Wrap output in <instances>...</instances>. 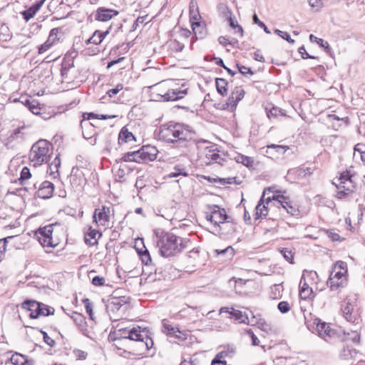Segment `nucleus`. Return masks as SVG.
Segmentation results:
<instances>
[{
	"label": "nucleus",
	"instance_id": "obj_49",
	"mask_svg": "<svg viewBox=\"0 0 365 365\" xmlns=\"http://www.w3.org/2000/svg\"><path fill=\"white\" fill-rule=\"evenodd\" d=\"M267 115L269 118L272 117L276 118L279 115H282L281 109L277 107L272 106L270 109L266 108Z\"/></svg>",
	"mask_w": 365,
	"mask_h": 365
},
{
	"label": "nucleus",
	"instance_id": "obj_50",
	"mask_svg": "<svg viewBox=\"0 0 365 365\" xmlns=\"http://www.w3.org/2000/svg\"><path fill=\"white\" fill-rule=\"evenodd\" d=\"M274 33L276 34H277L278 36H279L281 38H282L283 39L286 40L287 42L290 43H294V40H293L289 34L286 32V31H282L279 29H275L274 30Z\"/></svg>",
	"mask_w": 365,
	"mask_h": 365
},
{
	"label": "nucleus",
	"instance_id": "obj_26",
	"mask_svg": "<svg viewBox=\"0 0 365 365\" xmlns=\"http://www.w3.org/2000/svg\"><path fill=\"white\" fill-rule=\"evenodd\" d=\"M312 289L306 282V275L303 274L299 284V296L303 299H307L312 294Z\"/></svg>",
	"mask_w": 365,
	"mask_h": 365
},
{
	"label": "nucleus",
	"instance_id": "obj_61",
	"mask_svg": "<svg viewBox=\"0 0 365 365\" xmlns=\"http://www.w3.org/2000/svg\"><path fill=\"white\" fill-rule=\"evenodd\" d=\"M41 333L43 334L44 342L50 346H53L56 344L55 341L51 339L46 331L41 330Z\"/></svg>",
	"mask_w": 365,
	"mask_h": 365
},
{
	"label": "nucleus",
	"instance_id": "obj_12",
	"mask_svg": "<svg viewBox=\"0 0 365 365\" xmlns=\"http://www.w3.org/2000/svg\"><path fill=\"white\" fill-rule=\"evenodd\" d=\"M110 209L108 207L103 206L101 208H97L94 211L93 221L98 225L106 226L110 220Z\"/></svg>",
	"mask_w": 365,
	"mask_h": 365
},
{
	"label": "nucleus",
	"instance_id": "obj_13",
	"mask_svg": "<svg viewBox=\"0 0 365 365\" xmlns=\"http://www.w3.org/2000/svg\"><path fill=\"white\" fill-rule=\"evenodd\" d=\"M341 310L343 315L347 322L351 323H358L359 317L356 311L355 310V304L350 301L346 299L345 304L342 306Z\"/></svg>",
	"mask_w": 365,
	"mask_h": 365
},
{
	"label": "nucleus",
	"instance_id": "obj_42",
	"mask_svg": "<svg viewBox=\"0 0 365 365\" xmlns=\"http://www.w3.org/2000/svg\"><path fill=\"white\" fill-rule=\"evenodd\" d=\"M215 252L217 255H226L227 259H231L235 255V250L231 246H228L223 250H216Z\"/></svg>",
	"mask_w": 365,
	"mask_h": 365
},
{
	"label": "nucleus",
	"instance_id": "obj_23",
	"mask_svg": "<svg viewBox=\"0 0 365 365\" xmlns=\"http://www.w3.org/2000/svg\"><path fill=\"white\" fill-rule=\"evenodd\" d=\"M347 284L346 277H336L329 278L327 280V285L331 291L339 292L341 288H344Z\"/></svg>",
	"mask_w": 365,
	"mask_h": 365
},
{
	"label": "nucleus",
	"instance_id": "obj_38",
	"mask_svg": "<svg viewBox=\"0 0 365 365\" xmlns=\"http://www.w3.org/2000/svg\"><path fill=\"white\" fill-rule=\"evenodd\" d=\"M24 104L28 107L29 110L32 112L34 114H38L40 108L38 106V103L36 101H30L29 99H26Z\"/></svg>",
	"mask_w": 365,
	"mask_h": 365
},
{
	"label": "nucleus",
	"instance_id": "obj_29",
	"mask_svg": "<svg viewBox=\"0 0 365 365\" xmlns=\"http://www.w3.org/2000/svg\"><path fill=\"white\" fill-rule=\"evenodd\" d=\"M101 236V233L97 230L89 227L88 232L85 235V242L89 245H94L97 243L98 238Z\"/></svg>",
	"mask_w": 365,
	"mask_h": 365
},
{
	"label": "nucleus",
	"instance_id": "obj_5",
	"mask_svg": "<svg viewBox=\"0 0 365 365\" xmlns=\"http://www.w3.org/2000/svg\"><path fill=\"white\" fill-rule=\"evenodd\" d=\"M267 190L274 193L272 197H268L267 198V204H268L272 200H276L279 203L283 209L287 211V213L292 216H297L299 215V210L298 207L296 204L292 202L288 197L284 195L285 191L282 192L280 190H274V187H268L264 190V194Z\"/></svg>",
	"mask_w": 365,
	"mask_h": 365
},
{
	"label": "nucleus",
	"instance_id": "obj_21",
	"mask_svg": "<svg viewBox=\"0 0 365 365\" xmlns=\"http://www.w3.org/2000/svg\"><path fill=\"white\" fill-rule=\"evenodd\" d=\"M163 332L166 334L168 336H173L178 339H185V334H183L178 327H173L168 324L165 320L163 321Z\"/></svg>",
	"mask_w": 365,
	"mask_h": 365
},
{
	"label": "nucleus",
	"instance_id": "obj_39",
	"mask_svg": "<svg viewBox=\"0 0 365 365\" xmlns=\"http://www.w3.org/2000/svg\"><path fill=\"white\" fill-rule=\"evenodd\" d=\"M236 161L237 163H242L247 168H251L253 166L254 160L251 157H248L243 155H240L236 158Z\"/></svg>",
	"mask_w": 365,
	"mask_h": 365
},
{
	"label": "nucleus",
	"instance_id": "obj_1",
	"mask_svg": "<svg viewBox=\"0 0 365 365\" xmlns=\"http://www.w3.org/2000/svg\"><path fill=\"white\" fill-rule=\"evenodd\" d=\"M155 138L166 143L177 144L178 147H188L196 144L195 133L188 125L170 122L161 125L155 131Z\"/></svg>",
	"mask_w": 365,
	"mask_h": 365
},
{
	"label": "nucleus",
	"instance_id": "obj_59",
	"mask_svg": "<svg viewBox=\"0 0 365 365\" xmlns=\"http://www.w3.org/2000/svg\"><path fill=\"white\" fill-rule=\"evenodd\" d=\"M260 314H252V317L249 319L247 321V324H250L252 326H256L258 322H259V319H262Z\"/></svg>",
	"mask_w": 365,
	"mask_h": 365
},
{
	"label": "nucleus",
	"instance_id": "obj_44",
	"mask_svg": "<svg viewBox=\"0 0 365 365\" xmlns=\"http://www.w3.org/2000/svg\"><path fill=\"white\" fill-rule=\"evenodd\" d=\"M11 36L9 28L5 25H1L0 27V41H7L11 39Z\"/></svg>",
	"mask_w": 365,
	"mask_h": 365
},
{
	"label": "nucleus",
	"instance_id": "obj_53",
	"mask_svg": "<svg viewBox=\"0 0 365 365\" xmlns=\"http://www.w3.org/2000/svg\"><path fill=\"white\" fill-rule=\"evenodd\" d=\"M256 326L261 330L265 331L266 333H268L271 331L270 325L268 323H267V322L264 319H259V322Z\"/></svg>",
	"mask_w": 365,
	"mask_h": 365
},
{
	"label": "nucleus",
	"instance_id": "obj_2",
	"mask_svg": "<svg viewBox=\"0 0 365 365\" xmlns=\"http://www.w3.org/2000/svg\"><path fill=\"white\" fill-rule=\"evenodd\" d=\"M190 241L170 232L162 233L157 241L162 256L168 257L180 253Z\"/></svg>",
	"mask_w": 365,
	"mask_h": 365
},
{
	"label": "nucleus",
	"instance_id": "obj_64",
	"mask_svg": "<svg viewBox=\"0 0 365 365\" xmlns=\"http://www.w3.org/2000/svg\"><path fill=\"white\" fill-rule=\"evenodd\" d=\"M105 278L100 276H96L92 279V284L94 286H102L105 284Z\"/></svg>",
	"mask_w": 365,
	"mask_h": 365
},
{
	"label": "nucleus",
	"instance_id": "obj_27",
	"mask_svg": "<svg viewBox=\"0 0 365 365\" xmlns=\"http://www.w3.org/2000/svg\"><path fill=\"white\" fill-rule=\"evenodd\" d=\"M45 0H40L37 2H36L34 5H32L31 7H29L28 9L22 12V15L24 16V19L26 21H29L31 18L34 16L36 13L40 9V8L43 4Z\"/></svg>",
	"mask_w": 365,
	"mask_h": 365
},
{
	"label": "nucleus",
	"instance_id": "obj_6",
	"mask_svg": "<svg viewBox=\"0 0 365 365\" xmlns=\"http://www.w3.org/2000/svg\"><path fill=\"white\" fill-rule=\"evenodd\" d=\"M337 180L339 183L336 184L338 190L336 197L338 199H346L355 191L356 185L351 179L350 172H343Z\"/></svg>",
	"mask_w": 365,
	"mask_h": 365
},
{
	"label": "nucleus",
	"instance_id": "obj_9",
	"mask_svg": "<svg viewBox=\"0 0 365 365\" xmlns=\"http://www.w3.org/2000/svg\"><path fill=\"white\" fill-rule=\"evenodd\" d=\"M206 219L213 223L215 230L216 226H220L226 220L231 219V217L226 214L224 208H220L218 206L215 205L210 213L207 215Z\"/></svg>",
	"mask_w": 365,
	"mask_h": 365
},
{
	"label": "nucleus",
	"instance_id": "obj_43",
	"mask_svg": "<svg viewBox=\"0 0 365 365\" xmlns=\"http://www.w3.org/2000/svg\"><path fill=\"white\" fill-rule=\"evenodd\" d=\"M143 247L145 248L144 245ZM136 250L140 257L143 263L148 265L150 262H151V257L147 249H145V250H142L138 248H136Z\"/></svg>",
	"mask_w": 365,
	"mask_h": 365
},
{
	"label": "nucleus",
	"instance_id": "obj_54",
	"mask_svg": "<svg viewBox=\"0 0 365 365\" xmlns=\"http://www.w3.org/2000/svg\"><path fill=\"white\" fill-rule=\"evenodd\" d=\"M277 308L282 314H285L290 310L291 307L287 302L282 301L278 304Z\"/></svg>",
	"mask_w": 365,
	"mask_h": 365
},
{
	"label": "nucleus",
	"instance_id": "obj_36",
	"mask_svg": "<svg viewBox=\"0 0 365 365\" xmlns=\"http://www.w3.org/2000/svg\"><path fill=\"white\" fill-rule=\"evenodd\" d=\"M108 34H109L108 31L103 32L99 30H96L93 34V35L91 36V40L93 41V44L99 45Z\"/></svg>",
	"mask_w": 365,
	"mask_h": 365
},
{
	"label": "nucleus",
	"instance_id": "obj_11",
	"mask_svg": "<svg viewBox=\"0 0 365 365\" xmlns=\"http://www.w3.org/2000/svg\"><path fill=\"white\" fill-rule=\"evenodd\" d=\"M236 231L235 224L231 219L226 220L220 226H216L215 232L223 239H226L231 236Z\"/></svg>",
	"mask_w": 365,
	"mask_h": 365
},
{
	"label": "nucleus",
	"instance_id": "obj_14",
	"mask_svg": "<svg viewBox=\"0 0 365 365\" xmlns=\"http://www.w3.org/2000/svg\"><path fill=\"white\" fill-rule=\"evenodd\" d=\"M62 31L61 28H53L51 30L46 42L38 46V53L42 54L51 48L58 41V35Z\"/></svg>",
	"mask_w": 365,
	"mask_h": 365
},
{
	"label": "nucleus",
	"instance_id": "obj_3",
	"mask_svg": "<svg viewBox=\"0 0 365 365\" xmlns=\"http://www.w3.org/2000/svg\"><path fill=\"white\" fill-rule=\"evenodd\" d=\"M114 340L119 345H124L128 340L139 341L143 349L149 350L153 345V341L144 331H141L139 327L132 329H119L115 332Z\"/></svg>",
	"mask_w": 365,
	"mask_h": 365
},
{
	"label": "nucleus",
	"instance_id": "obj_63",
	"mask_svg": "<svg viewBox=\"0 0 365 365\" xmlns=\"http://www.w3.org/2000/svg\"><path fill=\"white\" fill-rule=\"evenodd\" d=\"M123 86L122 84H118L117 86L114 88H111L107 91V94L109 97H113L116 94H118L122 89Z\"/></svg>",
	"mask_w": 365,
	"mask_h": 365
},
{
	"label": "nucleus",
	"instance_id": "obj_33",
	"mask_svg": "<svg viewBox=\"0 0 365 365\" xmlns=\"http://www.w3.org/2000/svg\"><path fill=\"white\" fill-rule=\"evenodd\" d=\"M255 220L267 216L268 213L267 207L264 204V200L262 197L255 207Z\"/></svg>",
	"mask_w": 365,
	"mask_h": 365
},
{
	"label": "nucleus",
	"instance_id": "obj_20",
	"mask_svg": "<svg viewBox=\"0 0 365 365\" xmlns=\"http://www.w3.org/2000/svg\"><path fill=\"white\" fill-rule=\"evenodd\" d=\"M346 263L343 261H338L334 264L329 278L346 277Z\"/></svg>",
	"mask_w": 365,
	"mask_h": 365
},
{
	"label": "nucleus",
	"instance_id": "obj_24",
	"mask_svg": "<svg viewBox=\"0 0 365 365\" xmlns=\"http://www.w3.org/2000/svg\"><path fill=\"white\" fill-rule=\"evenodd\" d=\"M141 153L143 154V162H148L154 160L158 151L155 147L146 145L141 148Z\"/></svg>",
	"mask_w": 365,
	"mask_h": 365
},
{
	"label": "nucleus",
	"instance_id": "obj_4",
	"mask_svg": "<svg viewBox=\"0 0 365 365\" xmlns=\"http://www.w3.org/2000/svg\"><path fill=\"white\" fill-rule=\"evenodd\" d=\"M51 144L46 140H39L31 147L29 152V160L36 167L48 162L50 158Z\"/></svg>",
	"mask_w": 365,
	"mask_h": 365
},
{
	"label": "nucleus",
	"instance_id": "obj_8",
	"mask_svg": "<svg viewBox=\"0 0 365 365\" xmlns=\"http://www.w3.org/2000/svg\"><path fill=\"white\" fill-rule=\"evenodd\" d=\"M202 154V160L207 165L213 163L223 165L225 161L224 153H220L215 145L207 147Z\"/></svg>",
	"mask_w": 365,
	"mask_h": 365
},
{
	"label": "nucleus",
	"instance_id": "obj_16",
	"mask_svg": "<svg viewBox=\"0 0 365 365\" xmlns=\"http://www.w3.org/2000/svg\"><path fill=\"white\" fill-rule=\"evenodd\" d=\"M220 313H228L230 314V318H233L235 320L238 322L239 323L247 324V321L248 320V315L246 313H243L240 310L235 309L228 307H222L220 310Z\"/></svg>",
	"mask_w": 365,
	"mask_h": 365
},
{
	"label": "nucleus",
	"instance_id": "obj_25",
	"mask_svg": "<svg viewBox=\"0 0 365 365\" xmlns=\"http://www.w3.org/2000/svg\"><path fill=\"white\" fill-rule=\"evenodd\" d=\"M31 178V173L30 172L29 168L27 167H24L21 171L19 180H21V185H26L25 190L28 192H32L35 190L37 187L36 182L34 183L32 186L27 185L26 180L30 179Z\"/></svg>",
	"mask_w": 365,
	"mask_h": 365
},
{
	"label": "nucleus",
	"instance_id": "obj_7",
	"mask_svg": "<svg viewBox=\"0 0 365 365\" xmlns=\"http://www.w3.org/2000/svg\"><path fill=\"white\" fill-rule=\"evenodd\" d=\"M53 232V225H48L43 227H40L36 232L35 235L43 247H55L58 245V242L53 240L52 237Z\"/></svg>",
	"mask_w": 365,
	"mask_h": 365
},
{
	"label": "nucleus",
	"instance_id": "obj_62",
	"mask_svg": "<svg viewBox=\"0 0 365 365\" xmlns=\"http://www.w3.org/2000/svg\"><path fill=\"white\" fill-rule=\"evenodd\" d=\"M83 303L85 305L86 312L90 316V318L93 319V305H92V304L91 303V302L88 299H84Z\"/></svg>",
	"mask_w": 365,
	"mask_h": 365
},
{
	"label": "nucleus",
	"instance_id": "obj_41",
	"mask_svg": "<svg viewBox=\"0 0 365 365\" xmlns=\"http://www.w3.org/2000/svg\"><path fill=\"white\" fill-rule=\"evenodd\" d=\"M226 351H221L217 354L215 358L212 359L211 364L212 365H227L226 361L223 360V359L227 356Z\"/></svg>",
	"mask_w": 365,
	"mask_h": 365
},
{
	"label": "nucleus",
	"instance_id": "obj_31",
	"mask_svg": "<svg viewBox=\"0 0 365 365\" xmlns=\"http://www.w3.org/2000/svg\"><path fill=\"white\" fill-rule=\"evenodd\" d=\"M25 128L24 126H21L15 129L8 137V141L13 143L14 141L21 142L24 139L25 135L22 130Z\"/></svg>",
	"mask_w": 365,
	"mask_h": 365
},
{
	"label": "nucleus",
	"instance_id": "obj_35",
	"mask_svg": "<svg viewBox=\"0 0 365 365\" xmlns=\"http://www.w3.org/2000/svg\"><path fill=\"white\" fill-rule=\"evenodd\" d=\"M216 88L219 93L222 96H226L227 93V82L224 78H217L215 80Z\"/></svg>",
	"mask_w": 365,
	"mask_h": 365
},
{
	"label": "nucleus",
	"instance_id": "obj_10",
	"mask_svg": "<svg viewBox=\"0 0 365 365\" xmlns=\"http://www.w3.org/2000/svg\"><path fill=\"white\" fill-rule=\"evenodd\" d=\"M21 307L30 312L29 317L31 319H37L43 313L41 307H44V304L35 300L27 299L22 303Z\"/></svg>",
	"mask_w": 365,
	"mask_h": 365
},
{
	"label": "nucleus",
	"instance_id": "obj_15",
	"mask_svg": "<svg viewBox=\"0 0 365 365\" xmlns=\"http://www.w3.org/2000/svg\"><path fill=\"white\" fill-rule=\"evenodd\" d=\"M187 94V90L180 88L169 89L165 94L160 95L163 101H174L181 99Z\"/></svg>",
	"mask_w": 365,
	"mask_h": 365
},
{
	"label": "nucleus",
	"instance_id": "obj_58",
	"mask_svg": "<svg viewBox=\"0 0 365 365\" xmlns=\"http://www.w3.org/2000/svg\"><path fill=\"white\" fill-rule=\"evenodd\" d=\"M132 160L133 162L140 163L143 161V154L141 153V148L138 150L131 152Z\"/></svg>",
	"mask_w": 365,
	"mask_h": 365
},
{
	"label": "nucleus",
	"instance_id": "obj_30",
	"mask_svg": "<svg viewBox=\"0 0 365 365\" xmlns=\"http://www.w3.org/2000/svg\"><path fill=\"white\" fill-rule=\"evenodd\" d=\"M357 351L351 346H344L339 353V357L343 360H349L357 355Z\"/></svg>",
	"mask_w": 365,
	"mask_h": 365
},
{
	"label": "nucleus",
	"instance_id": "obj_45",
	"mask_svg": "<svg viewBox=\"0 0 365 365\" xmlns=\"http://www.w3.org/2000/svg\"><path fill=\"white\" fill-rule=\"evenodd\" d=\"M71 318L74 323L79 327H83V325L86 324L85 317L78 312H73Z\"/></svg>",
	"mask_w": 365,
	"mask_h": 365
},
{
	"label": "nucleus",
	"instance_id": "obj_37",
	"mask_svg": "<svg viewBox=\"0 0 365 365\" xmlns=\"http://www.w3.org/2000/svg\"><path fill=\"white\" fill-rule=\"evenodd\" d=\"M230 26L235 30V34H240V36H243L244 31L242 27L232 18V16L227 19Z\"/></svg>",
	"mask_w": 365,
	"mask_h": 365
},
{
	"label": "nucleus",
	"instance_id": "obj_17",
	"mask_svg": "<svg viewBox=\"0 0 365 365\" xmlns=\"http://www.w3.org/2000/svg\"><path fill=\"white\" fill-rule=\"evenodd\" d=\"M54 190V185L49 181L41 183L37 190V195L42 199H48L52 197Z\"/></svg>",
	"mask_w": 365,
	"mask_h": 365
},
{
	"label": "nucleus",
	"instance_id": "obj_19",
	"mask_svg": "<svg viewBox=\"0 0 365 365\" xmlns=\"http://www.w3.org/2000/svg\"><path fill=\"white\" fill-rule=\"evenodd\" d=\"M118 14V11L115 10L100 7L96 12L95 19L100 21H107L111 19L113 16H117Z\"/></svg>",
	"mask_w": 365,
	"mask_h": 365
},
{
	"label": "nucleus",
	"instance_id": "obj_48",
	"mask_svg": "<svg viewBox=\"0 0 365 365\" xmlns=\"http://www.w3.org/2000/svg\"><path fill=\"white\" fill-rule=\"evenodd\" d=\"M86 115H88V118H87L88 120L93 119V118L107 120V119L114 118L117 117V115H98V114H95L93 113L84 114L83 116L85 117Z\"/></svg>",
	"mask_w": 365,
	"mask_h": 365
},
{
	"label": "nucleus",
	"instance_id": "obj_60",
	"mask_svg": "<svg viewBox=\"0 0 365 365\" xmlns=\"http://www.w3.org/2000/svg\"><path fill=\"white\" fill-rule=\"evenodd\" d=\"M237 67L238 68L239 72L244 76L246 74L252 75L254 73L253 71L251 70V68L249 67H246L245 66H242V65H240L238 63L237 64Z\"/></svg>",
	"mask_w": 365,
	"mask_h": 365
},
{
	"label": "nucleus",
	"instance_id": "obj_52",
	"mask_svg": "<svg viewBox=\"0 0 365 365\" xmlns=\"http://www.w3.org/2000/svg\"><path fill=\"white\" fill-rule=\"evenodd\" d=\"M200 255V250L198 248H194L188 253V257L190 259H193L191 261V263H197L198 262V258Z\"/></svg>",
	"mask_w": 365,
	"mask_h": 365
},
{
	"label": "nucleus",
	"instance_id": "obj_47",
	"mask_svg": "<svg viewBox=\"0 0 365 365\" xmlns=\"http://www.w3.org/2000/svg\"><path fill=\"white\" fill-rule=\"evenodd\" d=\"M309 40L312 42H316L317 44H319L321 47H323L325 48L326 51H328L329 50V43L327 41H324L322 38H317L313 34H311L309 36Z\"/></svg>",
	"mask_w": 365,
	"mask_h": 365
},
{
	"label": "nucleus",
	"instance_id": "obj_46",
	"mask_svg": "<svg viewBox=\"0 0 365 365\" xmlns=\"http://www.w3.org/2000/svg\"><path fill=\"white\" fill-rule=\"evenodd\" d=\"M267 153L269 152V150L274 149L275 151L279 154H284L287 150L289 149V146L287 145H275V144H270L267 145Z\"/></svg>",
	"mask_w": 365,
	"mask_h": 365
},
{
	"label": "nucleus",
	"instance_id": "obj_34",
	"mask_svg": "<svg viewBox=\"0 0 365 365\" xmlns=\"http://www.w3.org/2000/svg\"><path fill=\"white\" fill-rule=\"evenodd\" d=\"M189 13H190V20H195L197 21L200 17V13L198 11V5L196 1L191 0L190 2L189 6Z\"/></svg>",
	"mask_w": 365,
	"mask_h": 365
},
{
	"label": "nucleus",
	"instance_id": "obj_55",
	"mask_svg": "<svg viewBox=\"0 0 365 365\" xmlns=\"http://www.w3.org/2000/svg\"><path fill=\"white\" fill-rule=\"evenodd\" d=\"M281 253L282 254L283 257L286 259L287 261H288L290 263H293V254L290 250L288 248H283L281 250Z\"/></svg>",
	"mask_w": 365,
	"mask_h": 365
},
{
	"label": "nucleus",
	"instance_id": "obj_22",
	"mask_svg": "<svg viewBox=\"0 0 365 365\" xmlns=\"http://www.w3.org/2000/svg\"><path fill=\"white\" fill-rule=\"evenodd\" d=\"M245 96V91L240 87H235L232 92L231 96L228 98L227 104L231 107H236L238 102L240 101Z\"/></svg>",
	"mask_w": 365,
	"mask_h": 365
},
{
	"label": "nucleus",
	"instance_id": "obj_28",
	"mask_svg": "<svg viewBox=\"0 0 365 365\" xmlns=\"http://www.w3.org/2000/svg\"><path fill=\"white\" fill-rule=\"evenodd\" d=\"M192 29L196 39H202L207 36L205 26L199 22H192Z\"/></svg>",
	"mask_w": 365,
	"mask_h": 365
},
{
	"label": "nucleus",
	"instance_id": "obj_51",
	"mask_svg": "<svg viewBox=\"0 0 365 365\" xmlns=\"http://www.w3.org/2000/svg\"><path fill=\"white\" fill-rule=\"evenodd\" d=\"M218 9L222 14H223V15L227 19H229V17L231 16L232 14L231 10L229 9V7L226 4H219Z\"/></svg>",
	"mask_w": 365,
	"mask_h": 365
},
{
	"label": "nucleus",
	"instance_id": "obj_40",
	"mask_svg": "<svg viewBox=\"0 0 365 365\" xmlns=\"http://www.w3.org/2000/svg\"><path fill=\"white\" fill-rule=\"evenodd\" d=\"M180 175L187 176V173L185 171V169L181 165H175L173 168V171L168 174V177L170 178H176Z\"/></svg>",
	"mask_w": 365,
	"mask_h": 365
},
{
	"label": "nucleus",
	"instance_id": "obj_57",
	"mask_svg": "<svg viewBox=\"0 0 365 365\" xmlns=\"http://www.w3.org/2000/svg\"><path fill=\"white\" fill-rule=\"evenodd\" d=\"M42 309V314H41V316L46 317L49 315H53L54 314L55 309L52 307H49L44 304V307H41Z\"/></svg>",
	"mask_w": 365,
	"mask_h": 365
},
{
	"label": "nucleus",
	"instance_id": "obj_56",
	"mask_svg": "<svg viewBox=\"0 0 365 365\" xmlns=\"http://www.w3.org/2000/svg\"><path fill=\"white\" fill-rule=\"evenodd\" d=\"M252 20L255 24H257L260 28H262L265 33L270 34V31L268 29L266 25L258 19V16L256 14L253 15Z\"/></svg>",
	"mask_w": 365,
	"mask_h": 365
},
{
	"label": "nucleus",
	"instance_id": "obj_18",
	"mask_svg": "<svg viewBox=\"0 0 365 365\" xmlns=\"http://www.w3.org/2000/svg\"><path fill=\"white\" fill-rule=\"evenodd\" d=\"M317 330L319 335L326 341L332 338L336 334L329 324L320 321L317 324Z\"/></svg>",
	"mask_w": 365,
	"mask_h": 365
},
{
	"label": "nucleus",
	"instance_id": "obj_32",
	"mask_svg": "<svg viewBox=\"0 0 365 365\" xmlns=\"http://www.w3.org/2000/svg\"><path fill=\"white\" fill-rule=\"evenodd\" d=\"M131 141H135V138L133 133L128 131V128L123 127L118 135V142L120 143H129Z\"/></svg>",
	"mask_w": 365,
	"mask_h": 365
}]
</instances>
